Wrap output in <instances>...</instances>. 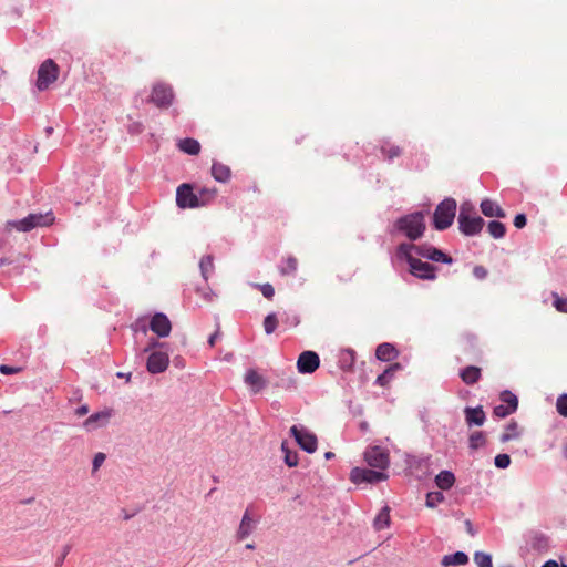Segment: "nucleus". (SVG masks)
I'll return each mask as SVG.
<instances>
[{"instance_id": "obj_5", "label": "nucleus", "mask_w": 567, "mask_h": 567, "mask_svg": "<svg viewBox=\"0 0 567 567\" xmlns=\"http://www.w3.org/2000/svg\"><path fill=\"white\" fill-rule=\"evenodd\" d=\"M456 202L454 199H445L437 205L433 215L434 227L443 230L450 227L455 218Z\"/></svg>"}, {"instance_id": "obj_13", "label": "nucleus", "mask_w": 567, "mask_h": 567, "mask_svg": "<svg viewBox=\"0 0 567 567\" xmlns=\"http://www.w3.org/2000/svg\"><path fill=\"white\" fill-rule=\"evenodd\" d=\"M320 365V358L315 351H303L300 353L297 368L300 373H313Z\"/></svg>"}, {"instance_id": "obj_7", "label": "nucleus", "mask_w": 567, "mask_h": 567, "mask_svg": "<svg viewBox=\"0 0 567 567\" xmlns=\"http://www.w3.org/2000/svg\"><path fill=\"white\" fill-rule=\"evenodd\" d=\"M60 73L59 65L52 60L47 59L38 69L37 87L39 91H45L53 84Z\"/></svg>"}, {"instance_id": "obj_53", "label": "nucleus", "mask_w": 567, "mask_h": 567, "mask_svg": "<svg viewBox=\"0 0 567 567\" xmlns=\"http://www.w3.org/2000/svg\"><path fill=\"white\" fill-rule=\"evenodd\" d=\"M561 567H567V565H561Z\"/></svg>"}, {"instance_id": "obj_38", "label": "nucleus", "mask_w": 567, "mask_h": 567, "mask_svg": "<svg viewBox=\"0 0 567 567\" xmlns=\"http://www.w3.org/2000/svg\"><path fill=\"white\" fill-rule=\"evenodd\" d=\"M251 522H252L251 518L246 513L244 515V517H243V520H241V524H240V528H239L240 538H244V537H246L249 534V530H250V527H251Z\"/></svg>"}, {"instance_id": "obj_41", "label": "nucleus", "mask_w": 567, "mask_h": 567, "mask_svg": "<svg viewBox=\"0 0 567 567\" xmlns=\"http://www.w3.org/2000/svg\"><path fill=\"white\" fill-rule=\"evenodd\" d=\"M182 151L189 155H197L200 151V144H179Z\"/></svg>"}, {"instance_id": "obj_12", "label": "nucleus", "mask_w": 567, "mask_h": 567, "mask_svg": "<svg viewBox=\"0 0 567 567\" xmlns=\"http://www.w3.org/2000/svg\"><path fill=\"white\" fill-rule=\"evenodd\" d=\"M176 204L183 209L198 207L197 193L194 190L193 185L184 183L177 187Z\"/></svg>"}, {"instance_id": "obj_37", "label": "nucleus", "mask_w": 567, "mask_h": 567, "mask_svg": "<svg viewBox=\"0 0 567 567\" xmlns=\"http://www.w3.org/2000/svg\"><path fill=\"white\" fill-rule=\"evenodd\" d=\"M478 567H492L491 556L484 553H476L474 557Z\"/></svg>"}, {"instance_id": "obj_17", "label": "nucleus", "mask_w": 567, "mask_h": 567, "mask_svg": "<svg viewBox=\"0 0 567 567\" xmlns=\"http://www.w3.org/2000/svg\"><path fill=\"white\" fill-rule=\"evenodd\" d=\"M460 378L466 385H473L481 380L482 370L476 365H467L460 371Z\"/></svg>"}, {"instance_id": "obj_1", "label": "nucleus", "mask_w": 567, "mask_h": 567, "mask_svg": "<svg viewBox=\"0 0 567 567\" xmlns=\"http://www.w3.org/2000/svg\"><path fill=\"white\" fill-rule=\"evenodd\" d=\"M416 252V245L401 244L396 248V256L404 259L410 266V272L420 279H434L436 268L429 262L422 261L413 256Z\"/></svg>"}, {"instance_id": "obj_35", "label": "nucleus", "mask_w": 567, "mask_h": 567, "mask_svg": "<svg viewBox=\"0 0 567 567\" xmlns=\"http://www.w3.org/2000/svg\"><path fill=\"white\" fill-rule=\"evenodd\" d=\"M556 409L559 415L567 417V394H561L556 401Z\"/></svg>"}, {"instance_id": "obj_39", "label": "nucleus", "mask_w": 567, "mask_h": 567, "mask_svg": "<svg viewBox=\"0 0 567 567\" xmlns=\"http://www.w3.org/2000/svg\"><path fill=\"white\" fill-rule=\"evenodd\" d=\"M256 288L262 293V296L271 300L275 296V289L270 284L257 285Z\"/></svg>"}, {"instance_id": "obj_22", "label": "nucleus", "mask_w": 567, "mask_h": 567, "mask_svg": "<svg viewBox=\"0 0 567 567\" xmlns=\"http://www.w3.org/2000/svg\"><path fill=\"white\" fill-rule=\"evenodd\" d=\"M245 382L256 392L260 391L265 383L262 377L255 369H249L246 372Z\"/></svg>"}, {"instance_id": "obj_43", "label": "nucleus", "mask_w": 567, "mask_h": 567, "mask_svg": "<svg viewBox=\"0 0 567 567\" xmlns=\"http://www.w3.org/2000/svg\"><path fill=\"white\" fill-rule=\"evenodd\" d=\"M23 369L21 367H10V365H7V364H1L0 365V372L2 374H6V375L19 373Z\"/></svg>"}, {"instance_id": "obj_33", "label": "nucleus", "mask_w": 567, "mask_h": 567, "mask_svg": "<svg viewBox=\"0 0 567 567\" xmlns=\"http://www.w3.org/2000/svg\"><path fill=\"white\" fill-rule=\"evenodd\" d=\"M282 451L285 453V462L289 467L297 466L298 464V454L295 451L288 449L286 443H282Z\"/></svg>"}, {"instance_id": "obj_29", "label": "nucleus", "mask_w": 567, "mask_h": 567, "mask_svg": "<svg viewBox=\"0 0 567 567\" xmlns=\"http://www.w3.org/2000/svg\"><path fill=\"white\" fill-rule=\"evenodd\" d=\"M111 414H112V411L111 410H104V411H101V412H97V413H94L92 414L91 416H89L85 422H84V426L87 429L90 427L93 423H105L109 421V419L111 417Z\"/></svg>"}, {"instance_id": "obj_30", "label": "nucleus", "mask_w": 567, "mask_h": 567, "mask_svg": "<svg viewBox=\"0 0 567 567\" xmlns=\"http://www.w3.org/2000/svg\"><path fill=\"white\" fill-rule=\"evenodd\" d=\"M486 442V435L483 431H475L468 437V444L472 450L483 447Z\"/></svg>"}, {"instance_id": "obj_21", "label": "nucleus", "mask_w": 567, "mask_h": 567, "mask_svg": "<svg viewBox=\"0 0 567 567\" xmlns=\"http://www.w3.org/2000/svg\"><path fill=\"white\" fill-rule=\"evenodd\" d=\"M522 434V429L519 427L518 423L514 420H512L509 423L506 424L504 432L501 436V441L503 443H506L508 441L518 440Z\"/></svg>"}, {"instance_id": "obj_34", "label": "nucleus", "mask_w": 567, "mask_h": 567, "mask_svg": "<svg viewBox=\"0 0 567 567\" xmlns=\"http://www.w3.org/2000/svg\"><path fill=\"white\" fill-rule=\"evenodd\" d=\"M278 326V319L275 313L268 315L264 320L265 331L269 334L272 333Z\"/></svg>"}, {"instance_id": "obj_46", "label": "nucleus", "mask_w": 567, "mask_h": 567, "mask_svg": "<svg viewBox=\"0 0 567 567\" xmlns=\"http://www.w3.org/2000/svg\"><path fill=\"white\" fill-rule=\"evenodd\" d=\"M220 337V333H219V330H216L208 339V343L209 346L213 348L215 347L217 340L219 339Z\"/></svg>"}, {"instance_id": "obj_8", "label": "nucleus", "mask_w": 567, "mask_h": 567, "mask_svg": "<svg viewBox=\"0 0 567 567\" xmlns=\"http://www.w3.org/2000/svg\"><path fill=\"white\" fill-rule=\"evenodd\" d=\"M55 217L52 212L44 214H30L23 219L16 223V228L19 231H30L37 227H48L54 224Z\"/></svg>"}, {"instance_id": "obj_4", "label": "nucleus", "mask_w": 567, "mask_h": 567, "mask_svg": "<svg viewBox=\"0 0 567 567\" xmlns=\"http://www.w3.org/2000/svg\"><path fill=\"white\" fill-rule=\"evenodd\" d=\"M484 225V220L475 214L471 207L462 206L458 215L460 230L466 236L478 234Z\"/></svg>"}, {"instance_id": "obj_3", "label": "nucleus", "mask_w": 567, "mask_h": 567, "mask_svg": "<svg viewBox=\"0 0 567 567\" xmlns=\"http://www.w3.org/2000/svg\"><path fill=\"white\" fill-rule=\"evenodd\" d=\"M147 327H150V329L159 338L167 337L172 330L169 319L162 312L155 313L150 320L146 318H140L132 324V329L135 333L141 332L146 334Z\"/></svg>"}, {"instance_id": "obj_18", "label": "nucleus", "mask_w": 567, "mask_h": 567, "mask_svg": "<svg viewBox=\"0 0 567 567\" xmlns=\"http://www.w3.org/2000/svg\"><path fill=\"white\" fill-rule=\"evenodd\" d=\"M464 413H465V420H466V423L467 425H483L485 420H486V415H485V412L483 410L482 406H476V408H466L464 410Z\"/></svg>"}, {"instance_id": "obj_26", "label": "nucleus", "mask_w": 567, "mask_h": 567, "mask_svg": "<svg viewBox=\"0 0 567 567\" xmlns=\"http://www.w3.org/2000/svg\"><path fill=\"white\" fill-rule=\"evenodd\" d=\"M435 483L441 489H450L455 483V476L452 472L442 471L436 475Z\"/></svg>"}, {"instance_id": "obj_20", "label": "nucleus", "mask_w": 567, "mask_h": 567, "mask_svg": "<svg viewBox=\"0 0 567 567\" xmlns=\"http://www.w3.org/2000/svg\"><path fill=\"white\" fill-rule=\"evenodd\" d=\"M375 357L381 361H391L398 357V351L391 343H381L375 350Z\"/></svg>"}, {"instance_id": "obj_52", "label": "nucleus", "mask_w": 567, "mask_h": 567, "mask_svg": "<svg viewBox=\"0 0 567 567\" xmlns=\"http://www.w3.org/2000/svg\"><path fill=\"white\" fill-rule=\"evenodd\" d=\"M332 456H333V453H331V452L326 453V457H327V458H330V457H332Z\"/></svg>"}, {"instance_id": "obj_10", "label": "nucleus", "mask_w": 567, "mask_h": 567, "mask_svg": "<svg viewBox=\"0 0 567 567\" xmlns=\"http://www.w3.org/2000/svg\"><path fill=\"white\" fill-rule=\"evenodd\" d=\"M174 100L173 87L166 83H156L152 89L150 101L157 107L167 109L172 105Z\"/></svg>"}, {"instance_id": "obj_25", "label": "nucleus", "mask_w": 567, "mask_h": 567, "mask_svg": "<svg viewBox=\"0 0 567 567\" xmlns=\"http://www.w3.org/2000/svg\"><path fill=\"white\" fill-rule=\"evenodd\" d=\"M400 369H401V364L400 363L391 364L389 368H386L384 370V372L382 374H380L378 377L377 383L380 386H388L390 384V382L392 381L395 372L399 371Z\"/></svg>"}, {"instance_id": "obj_45", "label": "nucleus", "mask_w": 567, "mask_h": 567, "mask_svg": "<svg viewBox=\"0 0 567 567\" xmlns=\"http://www.w3.org/2000/svg\"><path fill=\"white\" fill-rule=\"evenodd\" d=\"M514 225L517 228H523L526 225V216L524 214H518L514 218Z\"/></svg>"}, {"instance_id": "obj_47", "label": "nucleus", "mask_w": 567, "mask_h": 567, "mask_svg": "<svg viewBox=\"0 0 567 567\" xmlns=\"http://www.w3.org/2000/svg\"><path fill=\"white\" fill-rule=\"evenodd\" d=\"M89 413V408L86 405H82L75 410V414L78 416H83Z\"/></svg>"}, {"instance_id": "obj_28", "label": "nucleus", "mask_w": 567, "mask_h": 567, "mask_svg": "<svg viewBox=\"0 0 567 567\" xmlns=\"http://www.w3.org/2000/svg\"><path fill=\"white\" fill-rule=\"evenodd\" d=\"M467 561H468L467 556L462 551H457L453 555L444 556L442 564L444 566H458V565H465Z\"/></svg>"}, {"instance_id": "obj_44", "label": "nucleus", "mask_w": 567, "mask_h": 567, "mask_svg": "<svg viewBox=\"0 0 567 567\" xmlns=\"http://www.w3.org/2000/svg\"><path fill=\"white\" fill-rule=\"evenodd\" d=\"M104 461H105V454L97 453L93 460V471H97Z\"/></svg>"}, {"instance_id": "obj_27", "label": "nucleus", "mask_w": 567, "mask_h": 567, "mask_svg": "<svg viewBox=\"0 0 567 567\" xmlns=\"http://www.w3.org/2000/svg\"><path fill=\"white\" fill-rule=\"evenodd\" d=\"M298 261L295 257L288 256L282 258L279 265V271L284 276L293 275L297 271Z\"/></svg>"}, {"instance_id": "obj_50", "label": "nucleus", "mask_w": 567, "mask_h": 567, "mask_svg": "<svg viewBox=\"0 0 567 567\" xmlns=\"http://www.w3.org/2000/svg\"><path fill=\"white\" fill-rule=\"evenodd\" d=\"M10 262H11V261H10L9 259H7V258H2V259H0V266H2V265H7V264H10Z\"/></svg>"}, {"instance_id": "obj_23", "label": "nucleus", "mask_w": 567, "mask_h": 567, "mask_svg": "<svg viewBox=\"0 0 567 567\" xmlns=\"http://www.w3.org/2000/svg\"><path fill=\"white\" fill-rule=\"evenodd\" d=\"M212 175L218 182H227L231 176L230 168L221 163L215 162L212 166Z\"/></svg>"}, {"instance_id": "obj_48", "label": "nucleus", "mask_w": 567, "mask_h": 567, "mask_svg": "<svg viewBox=\"0 0 567 567\" xmlns=\"http://www.w3.org/2000/svg\"><path fill=\"white\" fill-rule=\"evenodd\" d=\"M474 274L476 275V277L478 278H484L485 275H486V270L483 268V267H476L474 269Z\"/></svg>"}, {"instance_id": "obj_49", "label": "nucleus", "mask_w": 567, "mask_h": 567, "mask_svg": "<svg viewBox=\"0 0 567 567\" xmlns=\"http://www.w3.org/2000/svg\"><path fill=\"white\" fill-rule=\"evenodd\" d=\"M542 567H560L556 560H548Z\"/></svg>"}, {"instance_id": "obj_32", "label": "nucleus", "mask_w": 567, "mask_h": 567, "mask_svg": "<svg viewBox=\"0 0 567 567\" xmlns=\"http://www.w3.org/2000/svg\"><path fill=\"white\" fill-rule=\"evenodd\" d=\"M487 229H488V233L494 237V238H502L505 233H506V227L503 223L501 221H497V220H492L488 223V226H487Z\"/></svg>"}, {"instance_id": "obj_16", "label": "nucleus", "mask_w": 567, "mask_h": 567, "mask_svg": "<svg viewBox=\"0 0 567 567\" xmlns=\"http://www.w3.org/2000/svg\"><path fill=\"white\" fill-rule=\"evenodd\" d=\"M416 254L424 258L431 259L433 261L445 262V264L452 262V258L450 256H447L440 249L434 248L432 246H427V245L416 246Z\"/></svg>"}, {"instance_id": "obj_24", "label": "nucleus", "mask_w": 567, "mask_h": 567, "mask_svg": "<svg viewBox=\"0 0 567 567\" xmlns=\"http://www.w3.org/2000/svg\"><path fill=\"white\" fill-rule=\"evenodd\" d=\"M217 195L215 187H202L197 192L198 207L210 204Z\"/></svg>"}, {"instance_id": "obj_2", "label": "nucleus", "mask_w": 567, "mask_h": 567, "mask_svg": "<svg viewBox=\"0 0 567 567\" xmlns=\"http://www.w3.org/2000/svg\"><path fill=\"white\" fill-rule=\"evenodd\" d=\"M394 227L410 240H416L426 229L425 216L421 212L406 214L395 221Z\"/></svg>"}, {"instance_id": "obj_40", "label": "nucleus", "mask_w": 567, "mask_h": 567, "mask_svg": "<svg viewBox=\"0 0 567 567\" xmlns=\"http://www.w3.org/2000/svg\"><path fill=\"white\" fill-rule=\"evenodd\" d=\"M554 306L560 312H567V298L554 295Z\"/></svg>"}, {"instance_id": "obj_42", "label": "nucleus", "mask_w": 567, "mask_h": 567, "mask_svg": "<svg viewBox=\"0 0 567 567\" xmlns=\"http://www.w3.org/2000/svg\"><path fill=\"white\" fill-rule=\"evenodd\" d=\"M511 463V458L507 454H498L495 457V465L498 468H506Z\"/></svg>"}, {"instance_id": "obj_31", "label": "nucleus", "mask_w": 567, "mask_h": 567, "mask_svg": "<svg viewBox=\"0 0 567 567\" xmlns=\"http://www.w3.org/2000/svg\"><path fill=\"white\" fill-rule=\"evenodd\" d=\"M390 520H391L390 519V509H389V507H384L381 509V512L375 517L374 526L378 529H383L385 527H389Z\"/></svg>"}, {"instance_id": "obj_11", "label": "nucleus", "mask_w": 567, "mask_h": 567, "mask_svg": "<svg viewBox=\"0 0 567 567\" xmlns=\"http://www.w3.org/2000/svg\"><path fill=\"white\" fill-rule=\"evenodd\" d=\"M501 401L502 404L496 405L493 409V415L498 419H504L514 412H516L518 408V399L517 396L511 392V391H503L501 393Z\"/></svg>"}, {"instance_id": "obj_51", "label": "nucleus", "mask_w": 567, "mask_h": 567, "mask_svg": "<svg viewBox=\"0 0 567 567\" xmlns=\"http://www.w3.org/2000/svg\"><path fill=\"white\" fill-rule=\"evenodd\" d=\"M179 142H187V143H190V142H197V141H196V140H194V138H190V137H186V138L181 140Z\"/></svg>"}, {"instance_id": "obj_14", "label": "nucleus", "mask_w": 567, "mask_h": 567, "mask_svg": "<svg viewBox=\"0 0 567 567\" xmlns=\"http://www.w3.org/2000/svg\"><path fill=\"white\" fill-rule=\"evenodd\" d=\"M291 434L298 444L307 452L312 453L317 449V437L305 429L293 425L290 429Z\"/></svg>"}, {"instance_id": "obj_36", "label": "nucleus", "mask_w": 567, "mask_h": 567, "mask_svg": "<svg viewBox=\"0 0 567 567\" xmlns=\"http://www.w3.org/2000/svg\"><path fill=\"white\" fill-rule=\"evenodd\" d=\"M444 499V496L441 492H432L426 495V505L429 507H434L439 503H441Z\"/></svg>"}, {"instance_id": "obj_9", "label": "nucleus", "mask_w": 567, "mask_h": 567, "mask_svg": "<svg viewBox=\"0 0 567 567\" xmlns=\"http://www.w3.org/2000/svg\"><path fill=\"white\" fill-rule=\"evenodd\" d=\"M386 480L388 475L375 468L354 467L350 472V481L355 485L362 483L374 484Z\"/></svg>"}, {"instance_id": "obj_19", "label": "nucleus", "mask_w": 567, "mask_h": 567, "mask_svg": "<svg viewBox=\"0 0 567 567\" xmlns=\"http://www.w3.org/2000/svg\"><path fill=\"white\" fill-rule=\"evenodd\" d=\"M481 210L486 217H505V212L502 207L491 199H484L481 203Z\"/></svg>"}, {"instance_id": "obj_15", "label": "nucleus", "mask_w": 567, "mask_h": 567, "mask_svg": "<svg viewBox=\"0 0 567 567\" xmlns=\"http://www.w3.org/2000/svg\"><path fill=\"white\" fill-rule=\"evenodd\" d=\"M168 363H169L168 354L165 352L158 351V352H153L150 354V357L147 359L146 367L151 373H161L167 369Z\"/></svg>"}, {"instance_id": "obj_6", "label": "nucleus", "mask_w": 567, "mask_h": 567, "mask_svg": "<svg viewBox=\"0 0 567 567\" xmlns=\"http://www.w3.org/2000/svg\"><path fill=\"white\" fill-rule=\"evenodd\" d=\"M364 462L372 468L384 472L390 465V453L379 445L368 446L363 453Z\"/></svg>"}]
</instances>
